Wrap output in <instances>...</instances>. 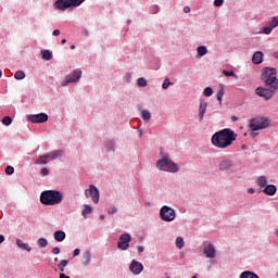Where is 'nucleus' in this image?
<instances>
[{
  "label": "nucleus",
  "instance_id": "obj_59",
  "mask_svg": "<svg viewBox=\"0 0 278 278\" xmlns=\"http://www.w3.org/2000/svg\"><path fill=\"white\" fill-rule=\"evenodd\" d=\"M274 58L278 60V52H274Z\"/></svg>",
  "mask_w": 278,
  "mask_h": 278
},
{
  "label": "nucleus",
  "instance_id": "obj_41",
  "mask_svg": "<svg viewBox=\"0 0 278 278\" xmlns=\"http://www.w3.org/2000/svg\"><path fill=\"white\" fill-rule=\"evenodd\" d=\"M2 123L5 125V127H10V125H12V117L10 116H4L2 118Z\"/></svg>",
  "mask_w": 278,
  "mask_h": 278
},
{
  "label": "nucleus",
  "instance_id": "obj_56",
  "mask_svg": "<svg viewBox=\"0 0 278 278\" xmlns=\"http://www.w3.org/2000/svg\"><path fill=\"white\" fill-rule=\"evenodd\" d=\"M59 278H70V277H68V276H66V274H64V273H60Z\"/></svg>",
  "mask_w": 278,
  "mask_h": 278
},
{
  "label": "nucleus",
  "instance_id": "obj_37",
  "mask_svg": "<svg viewBox=\"0 0 278 278\" xmlns=\"http://www.w3.org/2000/svg\"><path fill=\"white\" fill-rule=\"evenodd\" d=\"M185 241H184V239L181 238V237H177L176 238V247H177V249H182L184 247H185Z\"/></svg>",
  "mask_w": 278,
  "mask_h": 278
},
{
  "label": "nucleus",
  "instance_id": "obj_13",
  "mask_svg": "<svg viewBox=\"0 0 278 278\" xmlns=\"http://www.w3.org/2000/svg\"><path fill=\"white\" fill-rule=\"evenodd\" d=\"M29 123H47L49 121V115L47 113H39V114H30L26 116Z\"/></svg>",
  "mask_w": 278,
  "mask_h": 278
},
{
  "label": "nucleus",
  "instance_id": "obj_28",
  "mask_svg": "<svg viewBox=\"0 0 278 278\" xmlns=\"http://www.w3.org/2000/svg\"><path fill=\"white\" fill-rule=\"evenodd\" d=\"M89 214H92V206H90V204H84L81 215L86 219V218H88Z\"/></svg>",
  "mask_w": 278,
  "mask_h": 278
},
{
  "label": "nucleus",
  "instance_id": "obj_17",
  "mask_svg": "<svg viewBox=\"0 0 278 278\" xmlns=\"http://www.w3.org/2000/svg\"><path fill=\"white\" fill-rule=\"evenodd\" d=\"M104 149L108 153H115L116 152V141L114 139H106L104 141Z\"/></svg>",
  "mask_w": 278,
  "mask_h": 278
},
{
  "label": "nucleus",
  "instance_id": "obj_23",
  "mask_svg": "<svg viewBox=\"0 0 278 278\" xmlns=\"http://www.w3.org/2000/svg\"><path fill=\"white\" fill-rule=\"evenodd\" d=\"M204 55H207V47L205 46H199L197 48V60H201V58H203Z\"/></svg>",
  "mask_w": 278,
  "mask_h": 278
},
{
  "label": "nucleus",
  "instance_id": "obj_40",
  "mask_svg": "<svg viewBox=\"0 0 278 278\" xmlns=\"http://www.w3.org/2000/svg\"><path fill=\"white\" fill-rule=\"evenodd\" d=\"M150 14H157L160 12V7L157 4H153L149 9Z\"/></svg>",
  "mask_w": 278,
  "mask_h": 278
},
{
  "label": "nucleus",
  "instance_id": "obj_44",
  "mask_svg": "<svg viewBox=\"0 0 278 278\" xmlns=\"http://www.w3.org/2000/svg\"><path fill=\"white\" fill-rule=\"evenodd\" d=\"M225 4V0H214L213 5L214 8H223Z\"/></svg>",
  "mask_w": 278,
  "mask_h": 278
},
{
  "label": "nucleus",
  "instance_id": "obj_3",
  "mask_svg": "<svg viewBox=\"0 0 278 278\" xmlns=\"http://www.w3.org/2000/svg\"><path fill=\"white\" fill-rule=\"evenodd\" d=\"M161 159L156 161V168L159 170H164V173H179V165L173 160H170V156L168 153L164 154V150H160Z\"/></svg>",
  "mask_w": 278,
  "mask_h": 278
},
{
  "label": "nucleus",
  "instance_id": "obj_53",
  "mask_svg": "<svg viewBox=\"0 0 278 278\" xmlns=\"http://www.w3.org/2000/svg\"><path fill=\"white\" fill-rule=\"evenodd\" d=\"M248 194H255V190L253 188L248 189Z\"/></svg>",
  "mask_w": 278,
  "mask_h": 278
},
{
  "label": "nucleus",
  "instance_id": "obj_57",
  "mask_svg": "<svg viewBox=\"0 0 278 278\" xmlns=\"http://www.w3.org/2000/svg\"><path fill=\"white\" fill-rule=\"evenodd\" d=\"M138 136H139V138H142V129L138 130Z\"/></svg>",
  "mask_w": 278,
  "mask_h": 278
},
{
  "label": "nucleus",
  "instance_id": "obj_33",
  "mask_svg": "<svg viewBox=\"0 0 278 278\" xmlns=\"http://www.w3.org/2000/svg\"><path fill=\"white\" fill-rule=\"evenodd\" d=\"M137 86H139V88H147L148 86L147 79L144 77L138 78Z\"/></svg>",
  "mask_w": 278,
  "mask_h": 278
},
{
  "label": "nucleus",
  "instance_id": "obj_4",
  "mask_svg": "<svg viewBox=\"0 0 278 278\" xmlns=\"http://www.w3.org/2000/svg\"><path fill=\"white\" fill-rule=\"evenodd\" d=\"M261 79L266 87L278 89L277 70L275 67L263 68Z\"/></svg>",
  "mask_w": 278,
  "mask_h": 278
},
{
  "label": "nucleus",
  "instance_id": "obj_27",
  "mask_svg": "<svg viewBox=\"0 0 278 278\" xmlns=\"http://www.w3.org/2000/svg\"><path fill=\"white\" fill-rule=\"evenodd\" d=\"M239 278H260V276L251 270L242 271Z\"/></svg>",
  "mask_w": 278,
  "mask_h": 278
},
{
  "label": "nucleus",
  "instance_id": "obj_16",
  "mask_svg": "<svg viewBox=\"0 0 278 278\" xmlns=\"http://www.w3.org/2000/svg\"><path fill=\"white\" fill-rule=\"evenodd\" d=\"M128 269L132 275H140L144 270V265L137 260H132L128 266Z\"/></svg>",
  "mask_w": 278,
  "mask_h": 278
},
{
  "label": "nucleus",
  "instance_id": "obj_8",
  "mask_svg": "<svg viewBox=\"0 0 278 278\" xmlns=\"http://www.w3.org/2000/svg\"><path fill=\"white\" fill-rule=\"evenodd\" d=\"M64 155V151L62 150H53L51 152H48L41 156H39L36 161L35 164L39 165H47L49 164V160H60Z\"/></svg>",
  "mask_w": 278,
  "mask_h": 278
},
{
  "label": "nucleus",
  "instance_id": "obj_55",
  "mask_svg": "<svg viewBox=\"0 0 278 278\" xmlns=\"http://www.w3.org/2000/svg\"><path fill=\"white\" fill-rule=\"evenodd\" d=\"M230 119L232 121V123H237V121H238V116L232 115V116L230 117Z\"/></svg>",
  "mask_w": 278,
  "mask_h": 278
},
{
  "label": "nucleus",
  "instance_id": "obj_15",
  "mask_svg": "<svg viewBox=\"0 0 278 278\" xmlns=\"http://www.w3.org/2000/svg\"><path fill=\"white\" fill-rule=\"evenodd\" d=\"M233 166V160L229 157H224L218 162L217 168L222 173H225V170H231Z\"/></svg>",
  "mask_w": 278,
  "mask_h": 278
},
{
  "label": "nucleus",
  "instance_id": "obj_21",
  "mask_svg": "<svg viewBox=\"0 0 278 278\" xmlns=\"http://www.w3.org/2000/svg\"><path fill=\"white\" fill-rule=\"evenodd\" d=\"M253 64H262L264 62V53L262 51H256L252 56Z\"/></svg>",
  "mask_w": 278,
  "mask_h": 278
},
{
  "label": "nucleus",
  "instance_id": "obj_19",
  "mask_svg": "<svg viewBox=\"0 0 278 278\" xmlns=\"http://www.w3.org/2000/svg\"><path fill=\"white\" fill-rule=\"evenodd\" d=\"M262 192H264V194H267V197H275V194H277V186L267 185L264 187Z\"/></svg>",
  "mask_w": 278,
  "mask_h": 278
},
{
  "label": "nucleus",
  "instance_id": "obj_51",
  "mask_svg": "<svg viewBox=\"0 0 278 278\" xmlns=\"http://www.w3.org/2000/svg\"><path fill=\"white\" fill-rule=\"evenodd\" d=\"M190 7H185L184 8V12H185V14H190Z\"/></svg>",
  "mask_w": 278,
  "mask_h": 278
},
{
  "label": "nucleus",
  "instance_id": "obj_39",
  "mask_svg": "<svg viewBox=\"0 0 278 278\" xmlns=\"http://www.w3.org/2000/svg\"><path fill=\"white\" fill-rule=\"evenodd\" d=\"M169 86H173V83H170V79L169 78H165L163 84H162V88L163 90H168V87Z\"/></svg>",
  "mask_w": 278,
  "mask_h": 278
},
{
  "label": "nucleus",
  "instance_id": "obj_35",
  "mask_svg": "<svg viewBox=\"0 0 278 278\" xmlns=\"http://www.w3.org/2000/svg\"><path fill=\"white\" fill-rule=\"evenodd\" d=\"M214 94V89L212 87H206L203 90V96L204 97H212Z\"/></svg>",
  "mask_w": 278,
  "mask_h": 278
},
{
  "label": "nucleus",
  "instance_id": "obj_12",
  "mask_svg": "<svg viewBox=\"0 0 278 278\" xmlns=\"http://www.w3.org/2000/svg\"><path fill=\"white\" fill-rule=\"evenodd\" d=\"M131 235H129V232H125L119 237V240L117 242V249H119V251H127L129 249Z\"/></svg>",
  "mask_w": 278,
  "mask_h": 278
},
{
  "label": "nucleus",
  "instance_id": "obj_5",
  "mask_svg": "<svg viewBox=\"0 0 278 278\" xmlns=\"http://www.w3.org/2000/svg\"><path fill=\"white\" fill-rule=\"evenodd\" d=\"M248 126L249 129L254 134V131H260L270 127V118L266 116H256L249 121Z\"/></svg>",
  "mask_w": 278,
  "mask_h": 278
},
{
  "label": "nucleus",
  "instance_id": "obj_60",
  "mask_svg": "<svg viewBox=\"0 0 278 278\" xmlns=\"http://www.w3.org/2000/svg\"><path fill=\"white\" fill-rule=\"evenodd\" d=\"M61 43H62V45H66V39H62V40H61Z\"/></svg>",
  "mask_w": 278,
  "mask_h": 278
},
{
  "label": "nucleus",
  "instance_id": "obj_10",
  "mask_svg": "<svg viewBox=\"0 0 278 278\" xmlns=\"http://www.w3.org/2000/svg\"><path fill=\"white\" fill-rule=\"evenodd\" d=\"M277 90L278 89L276 87L260 86L255 89V94H257V97H261L265 101H270V99H273V97L277 94Z\"/></svg>",
  "mask_w": 278,
  "mask_h": 278
},
{
  "label": "nucleus",
  "instance_id": "obj_58",
  "mask_svg": "<svg viewBox=\"0 0 278 278\" xmlns=\"http://www.w3.org/2000/svg\"><path fill=\"white\" fill-rule=\"evenodd\" d=\"M99 218L100 220H105V215H100Z\"/></svg>",
  "mask_w": 278,
  "mask_h": 278
},
{
  "label": "nucleus",
  "instance_id": "obj_34",
  "mask_svg": "<svg viewBox=\"0 0 278 278\" xmlns=\"http://www.w3.org/2000/svg\"><path fill=\"white\" fill-rule=\"evenodd\" d=\"M268 25L275 29V27H278V15L273 16L271 20L268 22Z\"/></svg>",
  "mask_w": 278,
  "mask_h": 278
},
{
  "label": "nucleus",
  "instance_id": "obj_6",
  "mask_svg": "<svg viewBox=\"0 0 278 278\" xmlns=\"http://www.w3.org/2000/svg\"><path fill=\"white\" fill-rule=\"evenodd\" d=\"M159 217L163 223H173L177 218V211L168 205H163L159 211Z\"/></svg>",
  "mask_w": 278,
  "mask_h": 278
},
{
  "label": "nucleus",
  "instance_id": "obj_30",
  "mask_svg": "<svg viewBox=\"0 0 278 278\" xmlns=\"http://www.w3.org/2000/svg\"><path fill=\"white\" fill-rule=\"evenodd\" d=\"M49 245V241L45 238H39L37 240V247H39V249H46V247Z\"/></svg>",
  "mask_w": 278,
  "mask_h": 278
},
{
  "label": "nucleus",
  "instance_id": "obj_46",
  "mask_svg": "<svg viewBox=\"0 0 278 278\" xmlns=\"http://www.w3.org/2000/svg\"><path fill=\"white\" fill-rule=\"evenodd\" d=\"M118 212V208L116 206H111L108 208V214H116Z\"/></svg>",
  "mask_w": 278,
  "mask_h": 278
},
{
  "label": "nucleus",
  "instance_id": "obj_29",
  "mask_svg": "<svg viewBox=\"0 0 278 278\" xmlns=\"http://www.w3.org/2000/svg\"><path fill=\"white\" fill-rule=\"evenodd\" d=\"M216 97L219 104H223V97H225V89L223 85H219V90L217 91Z\"/></svg>",
  "mask_w": 278,
  "mask_h": 278
},
{
  "label": "nucleus",
  "instance_id": "obj_64",
  "mask_svg": "<svg viewBox=\"0 0 278 278\" xmlns=\"http://www.w3.org/2000/svg\"><path fill=\"white\" fill-rule=\"evenodd\" d=\"M192 278H198L197 276H193Z\"/></svg>",
  "mask_w": 278,
  "mask_h": 278
},
{
  "label": "nucleus",
  "instance_id": "obj_11",
  "mask_svg": "<svg viewBox=\"0 0 278 278\" xmlns=\"http://www.w3.org/2000/svg\"><path fill=\"white\" fill-rule=\"evenodd\" d=\"M85 197L87 199H91V201L97 205L99 203V199L101 197V193L99 191V188L94 185H90L88 189L85 191Z\"/></svg>",
  "mask_w": 278,
  "mask_h": 278
},
{
  "label": "nucleus",
  "instance_id": "obj_9",
  "mask_svg": "<svg viewBox=\"0 0 278 278\" xmlns=\"http://www.w3.org/2000/svg\"><path fill=\"white\" fill-rule=\"evenodd\" d=\"M81 75H84V73L81 72V68H76L74 71H72L70 74H67L64 79L61 83V86L63 88H66V86H68V84H79L80 79H81Z\"/></svg>",
  "mask_w": 278,
  "mask_h": 278
},
{
  "label": "nucleus",
  "instance_id": "obj_47",
  "mask_svg": "<svg viewBox=\"0 0 278 278\" xmlns=\"http://www.w3.org/2000/svg\"><path fill=\"white\" fill-rule=\"evenodd\" d=\"M40 174L42 175V177H47V175H49V168L43 167V168L40 170Z\"/></svg>",
  "mask_w": 278,
  "mask_h": 278
},
{
  "label": "nucleus",
  "instance_id": "obj_7",
  "mask_svg": "<svg viewBox=\"0 0 278 278\" xmlns=\"http://www.w3.org/2000/svg\"><path fill=\"white\" fill-rule=\"evenodd\" d=\"M86 0H56L53 3L54 10H61L62 12L68 10V8H79Z\"/></svg>",
  "mask_w": 278,
  "mask_h": 278
},
{
  "label": "nucleus",
  "instance_id": "obj_50",
  "mask_svg": "<svg viewBox=\"0 0 278 278\" xmlns=\"http://www.w3.org/2000/svg\"><path fill=\"white\" fill-rule=\"evenodd\" d=\"M137 251H138V253H144V247L139 245V247L137 248Z\"/></svg>",
  "mask_w": 278,
  "mask_h": 278
},
{
  "label": "nucleus",
  "instance_id": "obj_43",
  "mask_svg": "<svg viewBox=\"0 0 278 278\" xmlns=\"http://www.w3.org/2000/svg\"><path fill=\"white\" fill-rule=\"evenodd\" d=\"M68 266V260H62L58 264V268H66Z\"/></svg>",
  "mask_w": 278,
  "mask_h": 278
},
{
  "label": "nucleus",
  "instance_id": "obj_38",
  "mask_svg": "<svg viewBox=\"0 0 278 278\" xmlns=\"http://www.w3.org/2000/svg\"><path fill=\"white\" fill-rule=\"evenodd\" d=\"M14 78L17 79V80L25 79V72L24 71L15 72Z\"/></svg>",
  "mask_w": 278,
  "mask_h": 278
},
{
  "label": "nucleus",
  "instance_id": "obj_42",
  "mask_svg": "<svg viewBox=\"0 0 278 278\" xmlns=\"http://www.w3.org/2000/svg\"><path fill=\"white\" fill-rule=\"evenodd\" d=\"M131 78H132L131 73H126L123 77L125 84H131Z\"/></svg>",
  "mask_w": 278,
  "mask_h": 278
},
{
  "label": "nucleus",
  "instance_id": "obj_49",
  "mask_svg": "<svg viewBox=\"0 0 278 278\" xmlns=\"http://www.w3.org/2000/svg\"><path fill=\"white\" fill-rule=\"evenodd\" d=\"M79 253H81V250L75 249L73 252V257H77L79 255Z\"/></svg>",
  "mask_w": 278,
  "mask_h": 278
},
{
  "label": "nucleus",
  "instance_id": "obj_2",
  "mask_svg": "<svg viewBox=\"0 0 278 278\" xmlns=\"http://www.w3.org/2000/svg\"><path fill=\"white\" fill-rule=\"evenodd\" d=\"M39 201L42 205H60L64 201V193L59 190H45L40 193Z\"/></svg>",
  "mask_w": 278,
  "mask_h": 278
},
{
  "label": "nucleus",
  "instance_id": "obj_22",
  "mask_svg": "<svg viewBox=\"0 0 278 278\" xmlns=\"http://www.w3.org/2000/svg\"><path fill=\"white\" fill-rule=\"evenodd\" d=\"M255 184L258 188H265L268 186V178H266V176H258L255 179Z\"/></svg>",
  "mask_w": 278,
  "mask_h": 278
},
{
  "label": "nucleus",
  "instance_id": "obj_61",
  "mask_svg": "<svg viewBox=\"0 0 278 278\" xmlns=\"http://www.w3.org/2000/svg\"><path fill=\"white\" fill-rule=\"evenodd\" d=\"M64 268H65V267H59V269L61 270V273H64Z\"/></svg>",
  "mask_w": 278,
  "mask_h": 278
},
{
  "label": "nucleus",
  "instance_id": "obj_1",
  "mask_svg": "<svg viewBox=\"0 0 278 278\" xmlns=\"http://www.w3.org/2000/svg\"><path fill=\"white\" fill-rule=\"evenodd\" d=\"M237 139L238 134H236L233 129L224 128L212 136L211 142L216 149H228V147H231Z\"/></svg>",
  "mask_w": 278,
  "mask_h": 278
},
{
  "label": "nucleus",
  "instance_id": "obj_18",
  "mask_svg": "<svg viewBox=\"0 0 278 278\" xmlns=\"http://www.w3.org/2000/svg\"><path fill=\"white\" fill-rule=\"evenodd\" d=\"M205 112H207V102L205 100H200L199 106V121H203L205 118Z\"/></svg>",
  "mask_w": 278,
  "mask_h": 278
},
{
  "label": "nucleus",
  "instance_id": "obj_63",
  "mask_svg": "<svg viewBox=\"0 0 278 278\" xmlns=\"http://www.w3.org/2000/svg\"><path fill=\"white\" fill-rule=\"evenodd\" d=\"M85 36H88V30H85Z\"/></svg>",
  "mask_w": 278,
  "mask_h": 278
},
{
  "label": "nucleus",
  "instance_id": "obj_14",
  "mask_svg": "<svg viewBox=\"0 0 278 278\" xmlns=\"http://www.w3.org/2000/svg\"><path fill=\"white\" fill-rule=\"evenodd\" d=\"M203 253L207 260H214L216 257V247L214 243L204 242Z\"/></svg>",
  "mask_w": 278,
  "mask_h": 278
},
{
  "label": "nucleus",
  "instance_id": "obj_54",
  "mask_svg": "<svg viewBox=\"0 0 278 278\" xmlns=\"http://www.w3.org/2000/svg\"><path fill=\"white\" fill-rule=\"evenodd\" d=\"M53 36H60V29H54L52 33Z\"/></svg>",
  "mask_w": 278,
  "mask_h": 278
},
{
  "label": "nucleus",
  "instance_id": "obj_20",
  "mask_svg": "<svg viewBox=\"0 0 278 278\" xmlns=\"http://www.w3.org/2000/svg\"><path fill=\"white\" fill-rule=\"evenodd\" d=\"M90 262H92V253L90 250H86L83 252V261L81 264L83 266H90Z\"/></svg>",
  "mask_w": 278,
  "mask_h": 278
},
{
  "label": "nucleus",
  "instance_id": "obj_48",
  "mask_svg": "<svg viewBox=\"0 0 278 278\" xmlns=\"http://www.w3.org/2000/svg\"><path fill=\"white\" fill-rule=\"evenodd\" d=\"M52 254H53V255H60V248H58V247H56V248H53V249H52Z\"/></svg>",
  "mask_w": 278,
  "mask_h": 278
},
{
  "label": "nucleus",
  "instance_id": "obj_62",
  "mask_svg": "<svg viewBox=\"0 0 278 278\" xmlns=\"http://www.w3.org/2000/svg\"><path fill=\"white\" fill-rule=\"evenodd\" d=\"M70 49L73 51L75 49V45H72Z\"/></svg>",
  "mask_w": 278,
  "mask_h": 278
},
{
  "label": "nucleus",
  "instance_id": "obj_52",
  "mask_svg": "<svg viewBox=\"0 0 278 278\" xmlns=\"http://www.w3.org/2000/svg\"><path fill=\"white\" fill-rule=\"evenodd\" d=\"M5 242V236L0 235V244H3Z\"/></svg>",
  "mask_w": 278,
  "mask_h": 278
},
{
  "label": "nucleus",
  "instance_id": "obj_36",
  "mask_svg": "<svg viewBox=\"0 0 278 278\" xmlns=\"http://www.w3.org/2000/svg\"><path fill=\"white\" fill-rule=\"evenodd\" d=\"M223 74L225 75V77H233L235 79H238V75H236V73H233V71L224 70Z\"/></svg>",
  "mask_w": 278,
  "mask_h": 278
},
{
  "label": "nucleus",
  "instance_id": "obj_32",
  "mask_svg": "<svg viewBox=\"0 0 278 278\" xmlns=\"http://www.w3.org/2000/svg\"><path fill=\"white\" fill-rule=\"evenodd\" d=\"M141 118H143V121H151V112L149 110H142L141 111Z\"/></svg>",
  "mask_w": 278,
  "mask_h": 278
},
{
  "label": "nucleus",
  "instance_id": "obj_45",
  "mask_svg": "<svg viewBox=\"0 0 278 278\" xmlns=\"http://www.w3.org/2000/svg\"><path fill=\"white\" fill-rule=\"evenodd\" d=\"M4 172L7 175H14V168L11 165H8Z\"/></svg>",
  "mask_w": 278,
  "mask_h": 278
},
{
  "label": "nucleus",
  "instance_id": "obj_31",
  "mask_svg": "<svg viewBox=\"0 0 278 278\" xmlns=\"http://www.w3.org/2000/svg\"><path fill=\"white\" fill-rule=\"evenodd\" d=\"M273 26L270 24H268V26H264L263 28H261L260 34H265L266 36H269V34H273Z\"/></svg>",
  "mask_w": 278,
  "mask_h": 278
},
{
  "label": "nucleus",
  "instance_id": "obj_25",
  "mask_svg": "<svg viewBox=\"0 0 278 278\" xmlns=\"http://www.w3.org/2000/svg\"><path fill=\"white\" fill-rule=\"evenodd\" d=\"M16 244L20 249H23V251H27L28 253L31 252V247H29V243H25L23 240L16 239Z\"/></svg>",
  "mask_w": 278,
  "mask_h": 278
},
{
  "label": "nucleus",
  "instance_id": "obj_26",
  "mask_svg": "<svg viewBox=\"0 0 278 278\" xmlns=\"http://www.w3.org/2000/svg\"><path fill=\"white\" fill-rule=\"evenodd\" d=\"M41 58L46 62H50V60H53V52L51 50H41Z\"/></svg>",
  "mask_w": 278,
  "mask_h": 278
},
{
  "label": "nucleus",
  "instance_id": "obj_24",
  "mask_svg": "<svg viewBox=\"0 0 278 278\" xmlns=\"http://www.w3.org/2000/svg\"><path fill=\"white\" fill-rule=\"evenodd\" d=\"M54 240L56 242H64V240H66V232H64V230H56L54 232Z\"/></svg>",
  "mask_w": 278,
  "mask_h": 278
}]
</instances>
